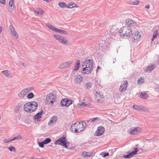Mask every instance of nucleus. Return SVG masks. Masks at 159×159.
I'll return each instance as SVG.
<instances>
[{
  "mask_svg": "<svg viewBox=\"0 0 159 159\" xmlns=\"http://www.w3.org/2000/svg\"><path fill=\"white\" fill-rule=\"evenodd\" d=\"M0 2L2 4H5L6 3L5 0H0Z\"/></svg>",
  "mask_w": 159,
  "mask_h": 159,
  "instance_id": "nucleus-50",
  "label": "nucleus"
},
{
  "mask_svg": "<svg viewBox=\"0 0 159 159\" xmlns=\"http://www.w3.org/2000/svg\"><path fill=\"white\" fill-rule=\"evenodd\" d=\"M132 32L131 28L126 26L122 27L119 31L120 35L124 37H129L132 34Z\"/></svg>",
  "mask_w": 159,
  "mask_h": 159,
  "instance_id": "nucleus-4",
  "label": "nucleus"
},
{
  "mask_svg": "<svg viewBox=\"0 0 159 159\" xmlns=\"http://www.w3.org/2000/svg\"><path fill=\"white\" fill-rule=\"evenodd\" d=\"M46 99L45 103L49 105L51 104L50 105L52 106L54 102L56 101V97L53 93H51L47 96Z\"/></svg>",
  "mask_w": 159,
  "mask_h": 159,
  "instance_id": "nucleus-6",
  "label": "nucleus"
},
{
  "mask_svg": "<svg viewBox=\"0 0 159 159\" xmlns=\"http://www.w3.org/2000/svg\"><path fill=\"white\" fill-rule=\"evenodd\" d=\"M134 150L132 151L131 152H127L126 153L128 154L126 155H124L123 157L125 158H129L132 156L134 155H136L138 151V149L137 148H134Z\"/></svg>",
  "mask_w": 159,
  "mask_h": 159,
  "instance_id": "nucleus-12",
  "label": "nucleus"
},
{
  "mask_svg": "<svg viewBox=\"0 0 159 159\" xmlns=\"http://www.w3.org/2000/svg\"><path fill=\"white\" fill-rule=\"evenodd\" d=\"M150 7L149 5H147L146 6H145V7L147 9H148Z\"/></svg>",
  "mask_w": 159,
  "mask_h": 159,
  "instance_id": "nucleus-53",
  "label": "nucleus"
},
{
  "mask_svg": "<svg viewBox=\"0 0 159 159\" xmlns=\"http://www.w3.org/2000/svg\"><path fill=\"white\" fill-rule=\"evenodd\" d=\"M158 30H156L153 34V37L152 39V41H154V40L157 38V36L158 34Z\"/></svg>",
  "mask_w": 159,
  "mask_h": 159,
  "instance_id": "nucleus-28",
  "label": "nucleus"
},
{
  "mask_svg": "<svg viewBox=\"0 0 159 159\" xmlns=\"http://www.w3.org/2000/svg\"><path fill=\"white\" fill-rule=\"evenodd\" d=\"M6 148H8L11 152L14 151L15 152L16 151L15 148L12 146H11L10 147H6Z\"/></svg>",
  "mask_w": 159,
  "mask_h": 159,
  "instance_id": "nucleus-36",
  "label": "nucleus"
},
{
  "mask_svg": "<svg viewBox=\"0 0 159 159\" xmlns=\"http://www.w3.org/2000/svg\"><path fill=\"white\" fill-rule=\"evenodd\" d=\"M78 105H80V106H84L85 107L88 106V104L85 103V102H83L80 104H78Z\"/></svg>",
  "mask_w": 159,
  "mask_h": 159,
  "instance_id": "nucleus-45",
  "label": "nucleus"
},
{
  "mask_svg": "<svg viewBox=\"0 0 159 159\" xmlns=\"http://www.w3.org/2000/svg\"><path fill=\"white\" fill-rule=\"evenodd\" d=\"M54 143L55 144L60 145L64 147L65 148H67L70 142H67L66 137L65 135H63L56 140L55 142Z\"/></svg>",
  "mask_w": 159,
  "mask_h": 159,
  "instance_id": "nucleus-5",
  "label": "nucleus"
},
{
  "mask_svg": "<svg viewBox=\"0 0 159 159\" xmlns=\"http://www.w3.org/2000/svg\"><path fill=\"white\" fill-rule=\"evenodd\" d=\"M144 82V78H143L141 77L138 80V83L139 84L143 83Z\"/></svg>",
  "mask_w": 159,
  "mask_h": 159,
  "instance_id": "nucleus-34",
  "label": "nucleus"
},
{
  "mask_svg": "<svg viewBox=\"0 0 159 159\" xmlns=\"http://www.w3.org/2000/svg\"><path fill=\"white\" fill-rule=\"evenodd\" d=\"M46 26L48 27L50 29L52 30L53 31L55 32L56 31L57 28L55 26L52 25L50 24H47L46 25Z\"/></svg>",
  "mask_w": 159,
  "mask_h": 159,
  "instance_id": "nucleus-25",
  "label": "nucleus"
},
{
  "mask_svg": "<svg viewBox=\"0 0 159 159\" xmlns=\"http://www.w3.org/2000/svg\"><path fill=\"white\" fill-rule=\"evenodd\" d=\"M92 83L89 82H87L85 84V87L86 89H89L92 87Z\"/></svg>",
  "mask_w": 159,
  "mask_h": 159,
  "instance_id": "nucleus-32",
  "label": "nucleus"
},
{
  "mask_svg": "<svg viewBox=\"0 0 159 159\" xmlns=\"http://www.w3.org/2000/svg\"><path fill=\"white\" fill-rule=\"evenodd\" d=\"M2 27H0V34L2 32Z\"/></svg>",
  "mask_w": 159,
  "mask_h": 159,
  "instance_id": "nucleus-60",
  "label": "nucleus"
},
{
  "mask_svg": "<svg viewBox=\"0 0 159 159\" xmlns=\"http://www.w3.org/2000/svg\"><path fill=\"white\" fill-rule=\"evenodd\" d=\"M58 4L62 8L67 7L68 8H71L78 7V5L72 2H71L67 5L65 2H59Z\"/></svg>",
  "mask_w": 159,
  "mask_h": 159,
  "instance_id": "nucleus-7",
  "label": "nucleus"
},
{
  "mask_svg": "<svg viewBox=\"0 0 159 159\" xmlns=\"http://www.w3.org/2000/svg\"><path fill=\"white\" fill-rule=\"evenodd\" d=\"M52 119L55 123L57 120V117L56 116H53L52 118Z\"/></svg>",
  "mask_w": 159,
  "mask_h": 159,
  "instance_id": "nucleus-44",
  "label": "nucleus"
},
{
  "mask_svg": "<svg viewBox=\"0 0 159 159\" xmlns=\"http://www.w3.org/2000/svg\"><path fill=\"white\" fill-rule=\"evenodd\" d=\"M125 23L126 26L129 27V28H130V27L133 26L134 25V21L128 18L125 21Z\"/></svg>",
  "mask_w": 159,
  "mask_h": 159,
  "instance_id": "nucleus-16",
  "label": "nucleus"
},
{
  "mask_svg": "<svg viewBox=\"0 0 159 159\" xmlns=\"http://www.w3.org/2000/svg\"><path fill=\"white\" fill-rule=\"evenodd\" d=\"M22 107L21 103L20 102L18 103L16 107L14 109V111L15 112H18L20 110V109Z\"/></svg>",
  "mask_w": 159,
  "mask_h": 159,
  "instance_id": "nucleus-21",
  "label": "nucleus"
},
{
  "mask_svg": "<svg viewBox=\"0 0 159 159\" xmlns=\"http://www.w3.org/2000/svg\"><path fill=\"white\" fill-rule=\"evenodd\" d=\"M98 119V118L96 117L94 118L93 119H90V120H91V121L92 122H93L95 120H96Z\"/></svg>",
  "mask_w": 159,
  "mask_h": 159,
  "instance_id": "nucleus-49",
  "label": "nucleus"
},
{
  "mask_svg": "<svg viewBox=\"0 0 159 159\" xmlns=\"http://www.w3.org/2000/svg\"><path fill=\"white\" fill-rule=\"evenodd\" d=\"M133 107L136 110L138 111H142L147 112H149L148 109L144 106L135 105L133 106Z\"/></svg>",
  "mask_w": 159,
  "mask_h": 159,
  "instance_id": "nucleus-10",
  "label": "nucleus"
},
{
  "mask_svg": "<svg viewBox=\"0 0 159 159\" xmlns=\"http://www.w3.org/2000/svg\"><path fill=\"white\" fill-rule=\"evenodd\" d=\"M142 130L141 128L139 127H133L130 128L127 131V132L131 135H135L138 134Z\"/></svg>",
  "mask_w": 159,
  "mask_h": 159,
  "instance_id": "nucleus-9",
  "label": "nucleus"
},
{
  "mask_svg": "<svg viewBox=\"0 0 159 159\" xmlns=\"http://www.w3.org/2000/svg\"><path fill=\"white\" fill-rule=\"evenodd\" d=\"M38 143L39 147L41 148H43L44 147V145L45 144L43 141L42 142H38Z\"/></svg>",
  "mask_w": 159,
  "mask_h": 159,
  "instance_id": "nucleus-41",
  "label": "nucleus"
},
{
  "mask_svg": "<svg viewBox=\"0 0 159 159\" xmlns=\"http://www.w3.org/2000/svg\"><path fill=\"white\" fill-rule=\"evenodd\" d=\"M34 95L33 93L31 92L28 94V95H27V98L28 99H31V98H33L34 97Z\"/></svg>",
  "mask_w": 159,
  "mask_h": 159,
  "instance_id": "nucleus-33",
  "label": "nucleus"
},
{
  "mask_svg": "<svg viewBox=\"0 0 159 159\" xmlns=\"http://www.w3.org/2000/svg\"><path fill=\"white\" fill-rule=\"evenodd\" d=\"M12 141V139H9L7 140V139H5L4 140V142L5 143H7L9 142Z\"/></svg>",
  "mask_w": 159,
  "mask_h": 159,
  "instance_id": "nucleus-46",
  "label": "nucleus"
},
{
  "mask_svg": "<svg viewBox=\"0 0 159 159\" xmlns=\"http://www.w3.org/2000/svg\"><path fill=\"white\" fill-rule=\"evenodd\" d=\"M43 1L47 2H49L51 1L52 0H43Z\"/></svg>",
  "mask_w": 159,
  "mask_h": 159,
  "instance_id": "nucleus-55",
  "label": "nucleus"
},
{
  "mask_svg": "<svg viewBox=\"0 0 159 159\" xmlns=\"http://www.w3.org/2000/svg\"><path fill=\"white\" fill-rule=\"evenodd\" d=\"M112 61H113V63H114L115 62L116 59L115 58H113L112 60Z\"/></svg>",
  "mask_w": 159,
  "mask_h": 159,
  "instance_id": "nucleus-56",
  "label": "nucleus"
},
{
  "mask_svg": "<svg viewBox=\"0 0 159 159\" xmlns=\"http://www.w3.org/2000/svg\"><path fill=\"white\" fill-rule=\"evenodd\" d=\"M44 111L43 110H41L38 112L34 117V118L35 120L39 121V119L42 118V115Z\"/></svg>",
  "mask_w": 159,
  "mask_h": 159,
  "instance_id": "nucleus-18",
  "label": "nucleus"
},
{
  "mask_svg": "<svg viewBox=\"0 0 159 159\" xmlns=\"http://www.w3.org/2000/svg\"><path fill=\"white\" fill-rule=\"evenodd\" d=\"M100 68V67L99 66H98L97 67V70H96V72L97 73L98 72V70Z\"/></svg>",
  "mask_w": 159,
  "mask_h": 159,
  "instance_id": "nucleus-57",
  "label": "nucleus"
},
{
  "mask_svg": "<svg viewBox=\"0 0 159 159\" xmlns=\"http://www.w3.org/2000/svg\"><path fill=\"white\" fill-rule=\"evenodd\" d=\"M61 43L63 44H65V45L67 44L68 43H67V39L63 37V39H62L61 40Z\"/></svg>",
  "mask_w": 159,
  "mask_h": 159,
  "instance_id": "nucleus-38",
  "label": "nucleus"
},
{
  "mask_svg": "<svg viewBox=\"0 0 159 159\" xmlns=\"http://www.w3.org/2000/svg\"><path fill=\"white\" fill-rule=\"evenodd\" d=\"M27 93L26 92L23 90L22 91L19 93L18 94V96L19 97L21 98L23 97L26 95Z\"/></svg>",
  "mask_w": 159,
  "mask_h": 159,
  "instance_id": "nucleus-29",
  "label": "nucleus"
},
{
  "mask_svg": "<svg viewBox=\"0 0 159 159\" xmlns=\"http://www.w3.org/2000/svg\"><path fill=\"white\" fill-rule=\"evenodd\" d=\"M87 121L88 123H89V121H90V120H87Z\"/></svg>",
  "mask_w": 159,
  "mask_h": 159,
  "instance_id": "nucleus-62",
  "label": "nucleus"
},
{
  "mask_svg": "<svg viewBox=\"0 0 159 159\" xmlns=\"http://www.w3.org/2000/svg\"><path fill=\"white\" fill-rule=\"evenodd\" d=\"M38 103L34 101L28 102L24 106V110L26 112L32 113L35 111L37 109Z\"/></svg>",
  "mask_w": 159,
  "mask_h": 159,
  "instance_id": "nucleus-3",
  "label": "nucleus"
},
{
  "mask_svg": "<svg viewBox=\"0 0 159 159\" xmlns=\"http://www.w3.org/2000/svg\"><path fill=\"white\" fill-rule=\"evenodd\" d=\"M22 138V137L21 135H18L13 138L12 139V141H13L16 139H21Z\"/></svg>",
  "mask_w": 159,
  "mask_h": 159,
  "instance_id": "nucleus-39",
  "label": "nucleus"
},
{
  "mask_svg": "<svg viewBox=\"0 0 159 159\" xmlns=\"http://www.w3.org/2000/svg\"><path fill=\"white\" fill-rule=\"evenodd\" d=\"M25 91L26 92V93H27L30 92L32 90V88L31 87L25 89H24Z\"/></svg>",
  "mask_w": 159,
  "mask_h": 159,
  "instance_id": "nucleus-42",
  "label": "nucleus"
},
{
  "mask_svg": "<svg viewBox=\"0 0 159 159\" xmlns=\"http://www.w3.org/2000/svg\"><path fill=\"white\" fill-rule=\"evenodd\" d=\"M22 65L23 66H24V67H25V66H24V64L23 63H22Z\"/></svg>",
  "mask_w": 159,
  "mask_h": 159,
  "instance_id": "nucleus-61",
  "label": "nucleus"
},
{
  "mask_svg": "<svg viewBox=\"0 0 159 159\" xmlns=\"http://www.w3.org/2000/svg\"><path fill=\"white\" fill-rule=\"evenodd\" d=\"M9 28L11 32L14 30V28L13 27V26L11 25H10Z\"/></svg>",
  "mask_w": 159,
  "mask_h": 159,
  "instance_id": "nucleus-47",
  "label": "nucleus"
},
{
  "mask_svg": "<svg viewBox=\"0 0 159 159\" xmlns=\"http://www.w3.org/2000/svg\"><path fill=\"white\" fill-rule=\"evenodd\" d=\"M109 155V153H105L104 154V157H106Z\"/></svg>",
  "mask_w": 159,
  "mask_h": 159,
  "instance_id": "nucleus-52",
  "label": "nucleus"
},
{
  "mask_svg": "<svg viewBox=\"0 0 159 159\" xmlns=\"http://www.w3.org/2000/svg\"><path fill=\"white\" fill-rule=\"evenodd\" d=\"M14 0H10L9 2V6L10 7L11 9H13L14 8Z\"/></svg>",
  "mask_w": 159,
  "mask_h": 159,
  "instance_id": "nucleus-30",
  "label": "nucleus"
},
{
  "mask_svg": "<svg viewBox=\"0 0 159 159\" xmlns=\"http://www.w3.org/2000/svg\"><path fill=\"white\" fill-rule=\"evenodd\" d=\"M139 97L143 99H146L149 97V96L147 93L143 92H141Z\"/></svg>",
  "mask_w": 159,
  "mask_h": 159,
  "instance_id": "nucleus-22",
  "label": "nucleus"
},
{
  "mask_svg": "<svg viewBox=\"0 0 159 159\" xmlns=\"http://www.w3.org/2000/svg\"><path fill=\"white\" fill-rule=\"evenodd\" d=\"M51 123H54V121L52 120V119L51 120H50V121L49 122L48 125H51Z\"/></svg>",
  "mask_w": 159,
  "mask_h": 159,
  "instance_id": "nucleus-48",
  "label": "nucleus"
},
{
  "mask_svg": "<svg viewBox=\"0 0 159 159\" xmlns=\"http://www.w3.org/2000/svg\"><path fill=\"white\" fill-rule=\"evenodd\" d=\"M72 101L68 98L62 99L60 105L62 107H68L72 103Z\"/></svg>",
  "mask_w": 159,
  "mask_h": 159,
  "instance_id": "nucleus-8",
  "label": "nucleus"
},
{
  "mask_svg": "<svg viewBox=\"0 0 159 159\" xmlns=\"http://www.w3.org/2000/svg\"><path fill=\"white\" fill-rule=\"evenodd\" d=\"M139 0H137L134 2L130 1V4L132 5H137L139 3Z\"/></svg>",
  "mask_w": 159,
  "mask_h": 159,
  "instance_id": "nucleus-37",
  "label": "nucleus"
},
{
  "mask_svg": "<svg viewBox=\"0 0 159 159\" xmlns=\"http://www.w3.org/2000/svg\"><path fill=\"white\" fill-rule=\"evenodd\" d=\"M86 125L85 122L81 121H77L71 125L70 130L74 133H79L85 128Z\"/></svg>",
  "mask_w": 159,
  "mask_h": 159,
  "instance_id": "nucleus-2",
  "label": "nucleus"
},
{
  "mask_svg": "<svg viewBox=\"0 0 159 159\" xmlns=\"http://www.w3.org/2000/svg\"><path fill=\"white\" fill-rule=\"evenodd\" d=\"M133 36L132 37V39H134V40H138L140 38L141 35L139 34V32L138 31H136L134 33V36L133 35Z\"/></svg>",
  "mask_w": 159,
  "mask_h": 159,
  "instance_id": "nucleus-19",
  "label": "nucleus"
},
{
  "mask_svg": "<svg viewBox=\"0 0 159 159\" xmlns=\"http://www.w3.org/2000/svg\"><path fill=\"white\" fill-rule=\"evenodd\" d=\"M72 62L71 61H67L60 65L58 68L61 69L68 68L70 66V64H72Z\"/></svg>",
  "mask_w": 159,
  "mask_h": 159,
  "instance_id": "nucleus-15",
  "label": "nucleus"
},
{
  "mask_svg": "<svg viewBox=\"0 0 159 159\" xmlns=\"http://www.w3.org/2000/svg\"><path fill=\"white\" fill-rule=\"evenodd\" d=\"M92 154L90 153H88V154H87V157H90L91 156V154Z\"/></svg>",
  "mask_w": 159,
  "mask_h": 159,
  "instance_id": "nucleus-54",
  "label": "nucleus"
},
{
  "mask_svg": "<svg viewBox=\"0 0 159 159\" xmlns=\"http://www.w3.org/2000/svg\"><path fill=\"white\" fill-rule=\"evenodd\" d=\"M156 67V65L154 64H152L148 66L146 69L145 72H148L149 71H151L153 70Z\"/></svg>",
  "mask_w": 159,
  "mask_h": 159,
  "instance_id": "nucleus-20",
  "label": "nucleus"
},
{
  "mask_svg": "<svg viewBox=\"0 0 159 159\" xmlns=\"http://www.w3.org/2000/svg\"><path fill=\"white\" fill-rule=\"evenodd\" d=\"M56 32H58L60 33L63 34L65 35H67L68 34V32L62 30H60L57 29L56 30Z\"/></svg>",
  "mask_w": 159,
  "mask_h": 159,
  "instance_id": "nucleus-27",
  "label": "nucleus"
},
{
  "mask_svg": "<svg viewBox=\"0 0 159 159\" xmlns=\"http://www.w3.org/2000/svg\"><path fill=\"white\" fill-rule=\"evenodd\" d=\"M104 24V23H100L99 25V26H102Z\"/></svg>",
  "mask_w": 159,
  "mask_h": 159,
  "instance_id": "nucleus-59",
  "label": "nucleus"
},
{
  "mask_svg": "<svg viewBox=\"0 0 159 159\" xmlns=\"http://www.w3.org/2000/svg\"><path fill=\"white\" fill-rule=\"evenodd\" d=\"M128 82L127 80L124 81L123 83L120 85L119 90L121 92H124L127 90V88L128 86Z\"/></svg>",
  "mask_w": 159,
  "mask_h": 159,
  "instance_id": "nucleus-13",
  "label": "nucleus"
},
{
  "mask_svg": "<svg viewBox=\"0 0 159 159\" xmlns=\"http://www.w3.org/2000/svg\"><path fill=\"white\" fill-rule=\"evenodd\" d=\"M51 141V139L50 138H47L43 141V142L45 144H47L50 143Z\"/></svg>",
  "mask_w": 159,
  "mask_h": 159,
  "instance_id": "nucleus-35",
  "label": "nucleus"
},
{
  "mask_svg": "<svg viewBox=\"0 0 159 159\" xmlns=\"http://www.w3.org/2000/svg\"><path fill=\"white\" fill-rule=\"evenodd\" d=\"M35 15L37 16H40L43 15L44 12L43 11H33Z\"/></svg>",
  "mask_w": 159,
  "mask_h": 159,
  "instance_id": "nucleus-24",
  "label": "nucleus"
},
{
  "mask_svg": "<svg viewBox=\"0 0 159 159\" xmlns=\"http://www.w3.org/2000/svg\"><path fill=\"white\" fill-rule=\"evenodd\" d=\"M83 80V77L80 75H79L77 76L75 78V82L77 84H80L82 83Z\"/></svg>",
  "mask_w": 159,
  "mask_h": 159,
  "instance_id": "nucleus-17",
  "label": "nucleus"
},
{
  "mask_svg": "<svg viewBox=\"0 0 159 159\" xmlns=\"http://www.w3.org/2000/svg\"><path fill=\"white\" fill-rule=\"evenodd\" d=\"M95 99H97V101L98 102H102L103 101V100L102 99L103 98V96L102 94V93H98L97 92L95 95Z\"/></svg>",
  "mask_w": 159,
  "mask_h": 159,
  "instance_id": "nucleus-14",
  "label": "nucleus"
},
{
  "mask_svg": "<svg viewBox=\"0 0 159 159\" xmlns=\"http://www.w3.org/2000/svg\"><path fill=\"white\" fill-rule=\"evenodd\" d=\"M80 66V61L79 60H77V62H76L75 65V66L74 70V71H77L78 70Z\"/></svg>",
  "mask_w": 159,
  "mask_h": 159,
  "instance_id": "nucleus-23",
  "label": "nucleus"
},
{
  "mask_svg": "<svg viewBox=\"0 0 159 159\" xmlns=\"http://www.w3.org/2000/svg\"><path fill=\"white\" fill-rule=\"evenodd\" d=\"M94 64L92 60H85L82 63V66L83 67L82 72L85 74H89L93 70Z\"/></svg>",
  "mask_w": 159,
  "mask_h": 159,
  "instance_id": "nucleus-1",
  "label": "nucleus"
},
{
  "mask_svg": "<svg viewBox=\"0 0 159 159\" xmlns=\"http://www.w3.org/2000/svg\"><path fill=\"white\" fill-rule=\"evenodd\" d=\"M54 36L57 40L61 43V41L62 39H63V37L60 35V36L57 35H54Z\"/></svg>",
  "mask_w": 159,
  "mask_h": 159,
  "instance_id": "nucleus-26",
  "label": "nucleus"
},
{
  "mask_svg": "<svg viewBox=\"0 0 159 159\" xmlns=\"http://www.w3.org/2000/svg\"><path fill=\"white\" fill-rule=\"evenodd\" d=\"M13 35L16 38H18V35L16 31L14 30L11 32Z\"/></svg>",
  "mask_w": 159,
  "mask_h": 159,
  "instance_id": "nucleus-43",
  "label": "nucleus"
},
{
  "mask_svg": "<svg viewBox=\"0 0 159 159\" xmlns=\"http://www.w3.org/2000/svg\"><path fill=\"white\" fill-rule=\"evenodd\" d=\"M105 130V128L102 126L98 127L97 131L95 132L94 135L99 136L102 135Z\"/></svg>",
  "mask_w": 159,
  "mask_h": 159,
  "instance_id": "nucleus-11",
  "label": "nucleus"
},
{
  "mask_svg": "<svg viewBox=\"0 0 159 159\" xmlns=\"http://www.w3.org/2000/svg\"><path fill=\"white\" fill-rule=\"evenodd\" d=\"M88 154V152H84L82 153L81 155L83 157L86 158L87 157Z\"/></svg>",
  "mask_w": 159,
  "mask_h": 159,
  "instance_id": "nucleus-40",
  "label": "nucleus"
},
{
  "mask_svg": "<svg viewBox=\"0 0 159 159\" xmlns=\"http://www.w3.org/2000/svg\"><path fill=\"white\" fill-rule=\"evenodd\" d=\"M115 102L116 103H119V101H117V100H116V98H115Z\"/></svg>",
  "mask_w": 159,
  "mask_h": 159,
  "instance_id": "nucleus-58",
  "label": "nucleus"
},
{
  "mask_svg": "<svg viewBox=\"0 0 159 159\" xmlns=\"http://www.w3.org/2000/svg\"><path fill=\"white\" fill-rule=\"evenodd\" d=\"M2 72L7 77H8L9 76L10 72L8 70H5L2 71Z\"/></svg>",
  "mask_w": 159,
  "mask_h": 159,
  "instance_id": "nucleus-31",
  "label": "nucleus"
},
{
  "mask_svg": "<svg viewBox=\"0 0 159 159\" xmlns=\"http://www.w3.org/2000/svg\"><path fill=\"white\" fill-rule=\"evenodd\" d=\"M155 91L159 93V87H157L155 88Z\"/></svg>",
  "mask_w": 159,
  "mask_h": 159,
  "instance_id": "nucleus-51",
  "label": "nucleus"
}]
</instances>
